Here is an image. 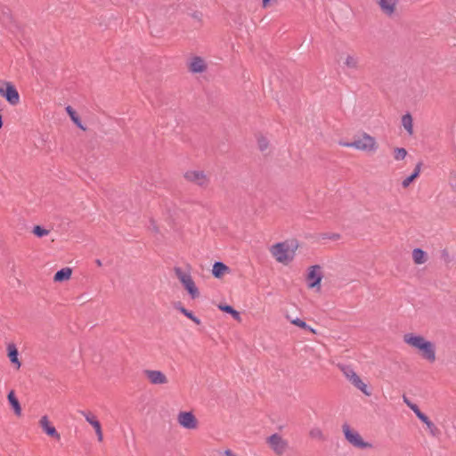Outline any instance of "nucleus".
Segmentation results:
<instances>
[{
    "label": "nucleus",
    "instance_id": "obj_1",
    "mask_svg": "<svg viewBox=\"0 0 456 456\" xmlns=\"http://www.w3.org/2000/svg\"><path fill=\"white\" fill-rule=\"evenodd\" d=\"M403 342L418 350L421 357L428 362L432 363L436 361V346L423 336L415 333H406L403 335Z\"/></svg>",
    "mask_w": 456,
    "mask_h": 456
},
{
    "label": "nucleus",
    "instance_id": "obj_2",
    "mask_svg": "<svg viewBox=\"0 0 456 456\" xmlns=\"http://www.w3.org/2000/svg\"><path fill=\"white\" fill-rule=\"evenodd\" d=\"M339 144L344 147L354 148L366 152H375L378 150L376 139L367 133H363L362 136L354 139L353 142H339Z\"/></svg>",
    "mask_w": 456,
    "mask_h": 456
},
{
    "label": "nucleus",
    "instance_id": "obj_3",
    "mask_svg": "<svg viewBox=\"0 0 456 456\" xmlns=\"http://www.w3.org/2000/svg\"><path fill=\"white\" fill-rule=\"evenodd\" d=\"M339 370L345 376V378L357 389H359L363 395L370 396L371 395L370 390L368 388V386L361 379L359 375L354 371V370L346 364H339Z\"/></svg>",
    "mask_w": 456,
    "mask_h": 456
},
{
    "label": "nucleus",
    "instance_id": "obj_4",
    "mask_svg": "<svg viewBox=\"0 0 456 456\" xmlns=\"http://www.w3.org/2000/svg\"><path fill=\"white\" fill-rule=\"evenodd\" d=\"M270 252L279 263L287 265L293 259V251L288 242H278L270 248Z\"/></svg>",
    "mask_w": 456,
    "mask_h": 456
},
{
    "label": "nucleus",
    "instance_id": "obj_5",
    "mask_svg": "<svg viewBox=\"0 0 456 456\" xmlns=\"http://www.w3.org/2000/svg\"><path fill=\"white\" fill-rule=\"evenodd\" d=\"M175 273L180 282L183 284L184 289L188 291L189 295L192 299L197 298L200 296L198 288L192 280L190 272H184L180 267L175 268Z\"/></svg>",
    "mask_w": 456,
    "mask_h": 456
},
{
    "label": "nucleus",
    "instance_id": "obj_6",
    "mask_svg": "<svg viewBox=\"0 0 456 456\" xmlns=\"http://www.w3.org/2000/svg\"><path fill=\"white\" fill-rule=\"evenodd\" d=\"M342 429L345 438L354 447L359 449H367L372 447L371 444L364 442L359 432L352 429L348 424L345 423L342 426Z\"/></svg>",
    "mask_w": 456,
    "mask_h": 456
},
{
    "label": "nucleus",
    "instance_id": "obj_7",
    "mask_svg": "<svg viewBox=\"0 0 456 456\" xmlns=\"http://www.w3.org/2000/svg\"><path fill=\"white\" fill-rule=\"evenodd\" d=\"M0 95L12 106H15L20 102L19 92L14 85L9 81H0Z\"/></svg>",
    "mask_w": 456,
    "mask_h": 456
},
{
    "label": "nucleus",
    "instance_id": "obj_8",
    "mask_svg": "<svg viewBox=\"0 0 456 456\" xmlns=\"http://www.w3.org/2000/svg\"><path fill=\"white\" fill-rule=\"evenodd\" d=\"M323 275L322 273V269L320 265H312L309 268L306 281L307 285L310 289L317 288L318 290H320V283L322 281Z\"/></svg>",
    "mask_w": 456,
    "mask_h": 456
},
{
    "label": "nucleus",
    "instance_id": "obj_9",
    "mask_svg": "<svg viewBox=\"0 0 456 456\" xmlns=\"http://www.w3.org/2000/svg\"><path fill=\"white\" fill-rule=\"evenodd\" d=\"M177 421L181 427L186 429H195L198 425V421L191 411L179 412Z\"/></svg>",
    "mask_w": 456,
    "mask_h": 456
},
{
    "label": "nucleus",
    "instance_id": "obj_10",
    "mask_svg": "<svg viewBox=\"0 0 456 456\" xmlns=\"http://www.w3.org/2000/svg\"><path fill=\"white\" fill-rule=\"evenodd\" d=\"M267 443L273 452L279 455L282 454L288 446V443L278 434L269 436Z\"/></svg>",
    "mask_w": 456,
    "mask_h": 456
},
{
    "label": "nucleus",
    "instance_id": "obj_11",
    "mask_svg": "<svg viewBox=\"0 0 456 456\" xmlns=\"http://www.w3.org/2000/svg\"><path fill=\"white\" fill-rule=\"evenodd\" d=\"M399 0H379L378 4L384 15L388 18L394 17L396 13Z\"/></svg>",
    "mask_w": 456,
    "mask_h": 456
},
{
    "label": "nucleus",
    "instance_id": "obj_12",
    "mask_svg": "<svg viewBox=\"0 0 456 456\" xmlns=\"http://www.w3.org/2000/svg\"><path fill=\"white\" fill-rule=\"evenodd\" d=\"M184 177L187 181L194 183L200 186H205L208 182L204 172L200 170H189L184 174Z\"/></svg>",
    "mask_w": 456,
    "mask_h": 456
},
{
    "label": "nucleus",
    "instance_id": "obj_13",
    "mask_svg": "<svg viewBox=\"0 0 456 456\" xmlns=\"http://www.w3.org/2000/svg\"><path fill=\"white\" fill-rule=\"evenodd\" d=\"M144 374L153 385H164L167 383V378L160 370H144Z\"/></svg>",
    "mask_w": 456,
    "mask_h": 456
},
{
    "label": "nucleus",
    "instance_id": "obj_14",
    "mask_svg": "<svg viewBox=\"0 0 456 456\" xmlns=\"http://www.w3.org/2000/svg\"><path fill=\"white\" fill-rule=\"evenodd\" d=\"M206 69L207 65L202 58L195 56L191 59L189 63V70L191 73H202L206 70Z\"/></svg>",
    "mask_w": 456,
    "mask_h": 456
},
{
    "label": "nucleus",
    "instance_id": "obj_15",
    "mask_svg": "<svg viewBox=\"0 0 456 456\" xmlns=\"http://www.w3.org/2000/svg\"><path fill=\"white\" fill-rule=\"evenodd\" d=\"M40 426L48 436L60 439V434L57 432L56 428L50 424L47 416H43L41 418Z\"/></svg>",
    "mask_w": 456,
    "mask_h": 456
},
{
    "label": "nucleus",
    "instance_id": "obj_16",
    "mask_svg": "<svg viewBox=\"0 0 456 456\" xmlns=\"http://www.w3.org/2000/svg\"><path fill=\"white\" fill-rule=\"evenodd\" d=\"M8 357L12 363H13L17 369L20 367V362L19 361V352L14 344H9L7 346Z\"/></svg>",
    "mask_w": 456,
    "mask_h": 456
},
{
    "label": "nucleus",
    "instance_id": "obj_17",
    "mask_svg": "<svg viewBox=\"0 0 456 456\" xmlns=\"http://www.w3.org/2000/svg\"><path fill=\"white\" fill-rule=\"evenodd\" d=\"M229 270L228 266L223 262L217 261L213 265L212 274L216 278H220Z\"/></svg>",
    "mask_w": 456,
    "mask_h": 456
},
{
    "label": "nucleus",
    "instance_id": "obj_18",
    "mask_svg": "<svg viewBox=\"0 0 456 456\" xmlns=\"http://www.w3.org/2000/svg\"><path fill=\"white\" fill-rule=\"evenodd\" d=\"M421 166H422V163L419 162L416 165L413 173L403 180L402 185L403 188H407L412 183V181L419 175L420 171H421Z\"/></svg>",
    "mask_w": 456,
    "mask_h": 456
},
{
    "label": "nucleus",
    "instance_id": "obj_19",
    "mask_svg": "<svg viewBox=\"0 0 456 456\" xmlns=\"http://www.w3.org/2000/svg\"><path fill=\"white\" fill-rule=\"evenodd\" d=\"M8 402L12 407L14 412L16 415L20 416L21 414V407L19 403V400L16 398L14 392L12 390L9 392L8 395Z\"/></svg>",
    "mask_w": 456,
    "mask_h": 456
},
{
    "label": "nucleus",
    "instance_id": "obj_20",
    "mask_svg": "<svg viewBox=\"0 0 456 456\" xmlns=\"http://www.w3.org/2000/svg\"><path fill=\"white\" fill-rule=\"evenodd\" d=\"M72 273V271L69 267L61 268V270L57 271L54 274V281H67L70 278Z\"/></svg>",
    "mask_w": 456,
    "mask_h": 456
},
{
    "label": "nucleus",
    "instance_id": "obj_21",
    "mask_svg": "<svg viewBox=\"0 0 456 456\" xmlns=\"http://www.w3.org/2000/svg\"><path fill=\"white\" fill-rule=\"evenodd\" d=\"M412 258L415 264L421 265L427 261V254L421 248H414L412 251Z\"/></svg>",
    "mask_w": 456,
    "mask_h": 456
},
{
    "label": "nucleus",
    "instance_id": "obj_22",
    "mask_svg": "<svg viewBox=\"0 0 456 456\" xmlns=\"http://www.w3.org/2000/svg\"><path fill=\"white\" fill-rule=\"evenodd\" d=\"M402 125L410 135L413 134L412 117L410 113H406L403 116Z\"/></svg>",
    "mask_w": 456,
    "mask_h": 456
},
{
    "label": "nucleus",
    "instance_id": "obj_23",
    "mask_svg": "<svg viewBox=\"0 0 456 456\" xmlns=\"http://www.w3.org/2000/svg\"><path fill=\"white\" fill-rule=\"evenodd\" d=\"M218 308L223 312L230 314L234 320L240 322L241 317L240 313L237 310H235L232 306L229 305H219Z\"/></svg>",
    "mask_w": 456,
    "mask_h": 456
},
{
    "label": "nucleus",
    "instance_id": "obj_24",
    "mask_svg": "<svg viewBox=\"0 0 456 456\" xmlns=\"http://www.w3.org/2000/svg\"><path fill=\"white\" fill-rule=\"evenodd\" d=\"M287 318L289 320V322L292 324H294L296 326H298V327H300V328H302L304 330H308V331H310V332H312L314 334L316 333V330L314 328L310 327L305 321H303V320H301V319H299L297 317L292 319L289 316H287Z\"/></svg>",
    "mask_w": 456,
    "mask_h": 456
},
{
    "label": "nucleus",
    "instance_id": "obj_25",
    "mask_svg": "<svg viewBox=\"0 0 456 456\" xmlns=\"http://www.w3.org/2000/svg\"><path fill=\"white\" fill-rule=\"evenodd\" d=\"M66 111L69 114V116L70 117L71 120L77 126V127H79L82 130H86V127L82 125V122H81L79 117L77 116V114L72 109L71 106H67Z\"/></svg>",
    "mask_w": 456,
    "mask_h": 456
},
{
    "label": "nucleus",
    "instance_id": "obj_26",
    "mask_svg": "<svg viewBox=\"0 0 456 456\" xmlns=\"http://www.w3.org/2000/svg\"><path fill=\"white\" fill-rule=\"evenodd\" d=\"M345 65L350 69H357L359 67V58L354 55H347L345 60Z\"/></svg>",
    "mask_w": 456,
    "mask_h": 456
},
{
    "label": "nucleus",
    "instance_id": "obj_27",
    "mask_svg": "<svg viewBox=\"0 0 456 456\" xmlns=\"http://www.w3.org/2000/svg\"><path fill=\"white\" fill-rule=\"evenodd\" d=\"M309 436L313 438V439H316V440H319V441H324L325 440V436L322 431V429L320 428H313L310 432H309Z\"/></svg>",
    "mask_w": 456,
    "mask_h": 456
},
{
    "label": "nucleus",
    "instance_id": "obj_28",
    "mask_svg": "<svg viewBox=\"0 0 456 456\" xmlns=\"http://www.w3.org/2000/svg\"><path fill=\"white\" fill-rule=\"evenodd\" d=\"M407 156V151L404 148H395L394 158L395 160H403Z\"/></svg>",
    "mask_w": 456,
    "mask_h": 456
},
{
    "label": "nucleus",
    "instance_id": "obj_29",
    "mask_svg": "<svg viewBox=\"0 0 456 456\" xmlns=\"http://www.w3.org/2000/svg\"><path fill=\"white\" fill-rule=\"evenodd\" d=\"M33 233L38 237V238H41V237H44L47 234H49V231L43 228L42 226L40 225H36L34 226L33 228Z\"/></svg>",
    "mask_w": 456,
    "mask_h": 456
},
{
    "label": "nucleus",
    "instance_id": "obj_30",
    "mask_svg": "<svg viewBox=\"0 0 456 456\" xmlns=\"http://www.w3.org/2000/svg\"><path fill=\"white\" fill-rule=\"evenodd\" d=\"M426 427L428 429L429 434L433 437H437L439 436L440 431L437 428V427L432 421H430Z\"/></svg>",
    "mask_w": 456,
    "mask_h": 456
},
{
    "label": "nucleus",
    "instance_id": "obj_31",
    "mask_svg": "<svg viewBox=\"0 0 456 456\" xmlns=\"http://www.w3.org/2000/svg\"><path fill=\"white\" fill-rule=\"evenodd\" d=\"M258 148L261 151H265L268 148V140L264 136H260L257 138Z\"/></svg>",
    "mask_w": 456,
    "mask_h": 456
},
{
    "label": "nucleus",
    "instance_id": "obj_32",
    "mask_svg": "<svg viewBox=\"0 0 456 456\" xmlns=\"http://www.w3.org/2000/svg\"><path fill=\"white\" fill-rule=\"evenodd\" d=\"M175 309H177L180 313H182L187 318H189V319L192 318L193 313L187 310L185 307H183L181 303H178L177 305H175Z\"/></svg>",
    "mask_w": 456,
    "mask_h": 456
},
{
    "label": "nucleus",
    "instance_id": "obj_33",
    "mask_svg": "<svg viewBox=\"0 0 456 456\" xmlns=\"http://www.w3.org/2000/svg\"><path fill=\"white\" fill-rule=\"evenodd\" d=\"M403 402L415 414L419 411L418 405L411 403L406 396H403Z\"/></svg>",
    "mask_w": 456,
    "mask_h": 456
},
{
    "label": "nucleus",
    "instance_id": "obj_34",
    "mask_svg": "<svg viewBox=\"0 0 456 456\" xmlns=\"http://www.w3.org/2000/svg\"><path fill=\"white\" fill-rule=\"evenodd\" d=\"M426 426L431 421L420 410L415 414Z\"/></svg>",
    "mask_w": 456,
    "mask_h": 456
},
{
    "label": "nucleus",
    "instance_id": "obj_35",
    "mask_svg": "<svg viewBox=\"0 0 456 456\" xmlns=\"http://www.w3.org/2000/svg\"><path fill=\"white\" fill-rule=\"evenodd\" d=\"M426 426L431 421L420 410L415 414Z\"/></svg>",
    "mask_w": 456,
    "mask_h": 456
},
{
    "label": "nucleus",
    "instance_id": "obj_36",
    "mask_svg": "<svg viewBox=\"0 0 456 456\" xmlns=\"http://www.w3.org/2000/svg\"><path fill=\"white\" fill-rule=\"evenodd\" d=\"M426 426L431 421L420 410L415 414Z\"/></svg>",
    "mask_w": 456,
    "mask_h": 456
},
{
    "label": "nucleus",
    "instance_id": "obj_37",
    "mask_svg": "<svg viewBox=\"0 0 456 456\" xmlns=\"http://www.w3.org/2000/svg\"><path fill=\"white\" fill-rule=\"evenodd\" d=\"M80 413L85 417L86 420L91 425L96 418L90 412L81 411Z\"/></svg>",
    "mask_w": 456,
    "mask_h": 456
},
{
    "label": "nucleus",
    "instance_id": "obj_38",
    "mask_svg": "<svg viewBox=\"0 0 456 456\" xmlns=\"http://www.w3.org/2000/svg\"><path fill=\"white\" fill-rule=\"evenodd\" d=\"M91 425L94 427L95 432L102 430L101 424L97 419L94 420Z\"/></svg>",
    "mask_w": 456,
    "mask_h": 456
},
{
    "label": "nucleus",
    "instance_id": "obj_39",
    "mask_svg": "<svg viewBox=\"0 0 456 456\" xmlns=\"http://www.w3.org/2000/svg\"><path fill=\"white\" fill-rule=\"evenodd\" d=\"M190 320H191L194 323L198 325L200 324V320L194 314L192 315V318H190Z\"/></svg>",
    "mask_w": 456,
    "mask_h": 456
},
{
    "label": "nucleus",
    "instance_id": "obj_40",
    "mask_svg": "<svg viewBox=\"0 0 456 456\" xmlns=\"http://www.w3.org/2000/svg\"><path fill=\"white\" fill-rule=\"evenodd\" d=\"M95 433H96V435H97V438H98V440H99V441H102V437H103V436H102V430L97 431V432H95Z\"/></svg>",
    "mask_w": 456,
    "mask_h": 456
},
{
    "label": "nucleus",
    "instance_id": "obj_41",
    "mask_svg": "<svg viewBox=\"0 0 456 456\" xmlns=\"http://www.w3.org/2000/svg\"><path fill=\"white\" fill-rule=\"evenodd\" d=\"M224 455H226V456H236L231 450L224 451Z\"/></svg>",
    "mask_w": 456,
    "mask_h": 456
},
{
    "label": "nucleus",
    "instance_id": "obj_42",
    "mask_svg": "<svg viewBox=\"0 0 456 456\" xmlns=\"http://www.w3.org/2000/svg\"><path fill=\"white\" fill-rule=\"evenodd\" d=\"M270 0H263V5L265 7Z\"/></svg>",
    "mask_w": 456,
    "mask_h": 456
},
{
    "label": "nucleus",
    "instance_id": "obj_43",
    "mask_svg": "<svg viewBox=\"0 0 456 456\" xmlns=\"http://www.w3.org/2000/svg\"><path fill=\"white\" fill-rule=\"evenodd\" d=\"M3 126V118H2V115L0 114V128H2Z\"/></svg>",
    "mask_w": 456,
    "mask_h": 456
},
{
    "label": "nucleus",
    "instance_id": "obj_44",
    "mask_svg": "<svg viewBox=\"0 0 456 456\" xmlns=\"http://www.w3.org/2000/svg\"><path fill=\"white\" fill-rule=\"evenodd\" d=\"M96 264H97V265H98V266H101V265H102V261H101V260H99V259H97V260H96Z\"/></svg>",
    "mask_w": 456,
    "mask_h": 456
},
{
    "label": "nucleus",
    "instance_id": "obj_45",
    "mask_svg": "<svg viewBox=\"0 0 456 456\" xmlns=\"http://www.w3.org/2000/svg\"><path fill=\"white\" fill-rule=\"evenodd\" d=\"M153 230H154L155 232H158V229H157V227H156L155 225H153Z\"/></svg>",
    "mask_w": 456,
    "mask_h": 456
}]
</instances>
